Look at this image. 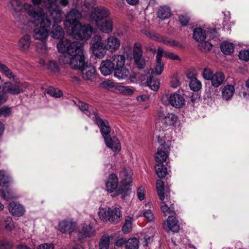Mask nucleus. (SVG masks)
<instances>
[{
  "label": "nucleus",
  "mask_w": 249,
  "mask_h": 249,
  "mask_svg": "<svg viewBox=\"0 0 249 249\" xmlns=\"http://www.w3.org/2000/svg\"><path fill=\"white\" fill-rule=\"evenodd\" d=\"M203 77L207 80H211L214 74L213 71L209 68H205L202 72Z\"/></svg>",
  "instance_id": "nucleus-56"
},
{
  "label": "nucleus",
  "mask_w": 249,
  "mask_h": 249,
  "mask_svg": "<svg viewBox=\"0 0 249 249\" xmlns=\"http://www.w3.org/2000/svg\"><path fill=\"white\" fill-rule=\"evenodd\" d=\"M82 17L81 13L77 9H72L66 15V19L64 22L65 26L69 23L71 27L80 23L79 20Z\"/></svg>",
  "instance_id": "nucleus-13"
},
{
  "label": "nucleus",
  "mask_w": 249,
  "mask_h": 249,
  "mask_svg": "<svg viewBox=\"0 0 249 249\" xmlns=\"http://www.w3.org/2000/svg\"><path fill=\"white\" fill-rule=\"evenodd\" d=\"M107 146L111 148L114 151H119L121 149V146L118 139L116 138L112 139L110 135L103 137Z\"/></svg>",
  "instance_id": "nucleus-25"
},
{
  "label": "nucleus",
  "mask_w": 249,
  "mask_h": 249,
  "mask_svg": "<svg viewBox=\"0 0 249 249\" xmlns=\"http://www.w3.org/2000/svg\"><path fill=\"white\" fill-rule=\"evenodd\" d=\"M120 177L122 178L121 185L115 192L111 195L112 197H116L120 195L122 198L125 199L132 192L130 187L132 183L131 173L129 169L124 168L120 173Z\"/></svg>",
  "instance_id": "nucleus-4"
},
{
  "label": "nucleus",
  "mask_w": 249,
  "mask_h": 249,
  "mask_svg": "<svg viewBox=\"0 0 249 249\" xmlns=\"http://www.w3.org/2000/svg\"><path fill=\"white\" fill-rule=\"evenodd\" d=\"M171 10L167 6L161 7L158 10V17L162 19H165L170 18Z\"/></svg>",
  "instance_id": "nucleus-39"
},
{
  "label": "nucleus",
  "mask_w": 249,
  "mask_h": 249,
  "mask_svg": "<svg viewBox=\"0 0 249 249\" xmlns=\"http://www.w3.org/2000/svg\"><path fill=\"white\" fill-rule=\"evenodd\" d=\"M11 182V178L8 174L5 171L0 170V186L7 187Z\"/></svg>",
  "instance_id": "nucleus-36"
},
{
  "label": "nucleus",
  "mask_w": 249,
  "mask_h": 249,
  "mask_svg": "<svg viewBox=\"0 0 249 249\" xmlns=\"http://www.w3.org/2000/svg\"><path fill=\"white\" fill-rule=\"evenodd\" d=\"M198 47L199 50L202 52H207L210 51L212 48V44L209 41H201Z\"/></svg>",
  "instance_id": "nucleus-52"
},
{
  "label": "nucleus",
  "mask_w": 249,
  "mask_h": 249,
  "mask_svg": "<svg viewBox=\"0 0 249 249\" xmlns=\"http://www.w3.org/2000/svg\"><path fill=\"white\" fill-rule=\"evenodd\" d=\"M119 91L125 95H131L134 91V89L132 87L124 86H120L118 88Z\"/></svg>",
  "instance_id": "nucleus-50"
},
{
  "label": "nucleus",
  "mask_w": 249,
  "mask_h": 249,
  "mask_svg": "<svg viewBox=\"0 0 249 249\" xmlns=\"http://www.w3.org/2000/svg\"><path fill=\"white\" fill-rule=\"evenodd\" d=\"M98 213L100 218L102 220H108L114 224L118 223L120 221L122 216L121 212L118 208H108L107 210L102 209L99 211Z\"/></svg>",
  "instance_id": "nucleus-7"
},
{
  "label": "nucleus",
  "mask_w": 249,
  "mask_h": 249,
  "mask_svg": "<svg viewBox=\"0 0 249 249\" xmlns=\"http://www.w3.org/2000/svg\"><path fill=\"white\" fill-rule=\"evenodd\" d=\"M220 49L224 54H231L234 52V46L232 43L223 42L220 45Z\"/></svg>",
  "instance_id": "nucleus-38"
},
{
  "label": "nucleus",
  "mask_w": 249,
  "mask_h": 249,
  "mask_svg": "<svg viewBox=\"0 0 249 249\" xmlns=\"http://www.w3.org/2000/svg\"><path fill=\"white\" fill-rule=\"evenodd\" d=\"M178 119V118L176 115L172 113H168L163 117V120L161 122L159 121L156 123L154 134L159 142H160V140L165 136L164 128L161 129V123H164L167 126L174 125L176 124Z\"/></svg>",
  "instance_id": "nucleus-6"
},
{
  "label": "nucleus",
  "mask_w": 249,
  "mask_h": 249,
  "mask_svg": "<svg viewBox=\"0 0 249 249\" xmlns=\"http://www.w3.org/2000/svg\"><path fill=\"white\" fill-rule=\"evenodd\" d=\"M9 211L13 215L17 216H21L24 212L23 207L21 205L14 202L9 204Z\"/></svg>",
  "instance_id": "nucleus-28"
},
{
  "label": "nucleus",
  "mask_w": 249,
  "mask_h": 249,
  "mask_svg": "<svg viewBox=\"0 0 249 249\" xmlns=\"http://www.w3.org/2000/svg\"><path fill=\"white\" fill-rule=\"evenodd\" d=\"M239 59L248 61L249 60V50H242L239 53Z\"/></svg>",
  "instance_id": "nucleus-61"
},
{
  "label": "nucleus",
  "mask_w": 249,
  "mask_h": 249,
  "mask_svg": "<svg viewBox=\"0 0 249 249\" xmlns=\"http://www.w3.org/2000/svg\"><path fill=\"white\" fill-rule=\"evenodd\" d=\"M143 216L149 221H152L154 217L152 211L150 210H144L143 212Z\"/></svg>",
  "instance_id": "nucleus-63"
},
{
  "label": "nucleus",
  "mask_w": 249,
  "mask_h": 249,
  "mask_svg": "<svg viewBox=\"0 0 249 249\" xmlns=\"http://www.w3.org/2000/svg\"><path fill=\"white\" fill-rule=\"evenodd\" d=\"M8 6L17 12H20L23 8L22 4L19 0H11Z\"/></svg>",
  "instance_id": "nucleus-47"
},
{
  "label": "nucleus",
  "mask_w": 249,
  "mask_h": 249,
  "mask_svg": "<svg viewBox=\"0 0 249 249\" xmlns=\"http://www.w3.org/2000/svg\"><path fill=\"white\" fill-rule=\"evenodd\" d=\"M115 66L110 60L103 61L100 66V71L102 74L107 76L111 74L114 70Z\"/></svg>",
  "instance_id": "nucleus-22"
},
{
  "label": "nucleus",
  "mask_w": 249,
  "mask_h": 249,
  "mask_svg": "<svg viewBox=\"0 0 249 249\" xmlns=\"http://www.w3.org/2000/svg\"><path fill=\"white\" fill-rule=\"evenodd\" d=\"M139 240L137 238L133 237L128 239L125 246V249H138Z\"/></svg>",
  "instance_id": "nucleus-42"
},
{
  "label": "nucleus",
  "mask_w": 249,
  "mask_h": 249,
  "mask_svg": "<svg viewBox=\"0 0 249 249\" xmlns=\"http://www.w3.org/2000/svg\"><path fill=\"white\" fill-rule=\"evenodd\" d=\"M0 196L6 201H9L15 198L14 192L10 190H7L5 192L3 189H0Z\"/></svg>",
  "instance_id": "nucleus-49"
},
{
  "label": "nucleus",
  "mask_w": 249,
  "mask_h": 249,
  "mask_svg": "<svg viewBox=\"0 0 249 249\" xmlns=\"http://www.w3.org/2000/svg\"><path fill=\"white\" fill-rule=\"evenodd\" d=\"M92 119L100 128L103 137L110 135L111 128L109 122L107 120L102 119L95 112H93Z\"/></svg>",
  "instance_id": "nucleus-11"
},
{
  "label": "nucleus",
  "mask_w": 249,
  "mask_h": 249,
  "mask_svg": "<svg viewBox=\"0 0 249 249\" xmlns=\"http://www.w3.org/2000/svg\"><path fill=\"white\" fill-rule=\"evenodd\" d=\"M82 78L86 81H92L96 78V70L93 66L88 63L79 70Z\"/></svg>",
  "instance_id": "nucleus-14"
},
{
  "label": "nucleus",
  "mask_w": 249,
  "mask_h": 249,
  "mask_svg": "<svg viewBox=\"0 0 249 249\" xmlns=\"http://www.w3.org/2000/svg\"><path fill=\"white\" fill-rule=\"evenodd\" d=\"M81 45L82 44L78 41H71L68 39H63L60 40L57 44V48L58 52L66 53L67 55H70L73 53V52Z\"/></svg>",
  "instance_id": "nucleus-8"
},
{
  "label": "nucleus",
  "mask_w": 249,
  "mask_h": 249,
  "mask_svg": "<svg viewBox=\"0 0 249 249\" xmlns=\"http://www.w3.org/2000/svg\"><path fill=\"white\" fill-rule=\"evenodd\" d=\"M133 57L136 65L139 69H143L145 66V61L142 57V51L141 45L136 43L134 46Z\"/></svg>",
  "instance_id": "nucleus-12"
},
{
  "label": "nucleus",
  "mask_w": 249,
  "mask_h": 249,
  "mask_svg": "<svg viewBox=\"0 0 249 249\" xmlns=\"http://www.w3.org/2000/svg\"><path fill=\"white\" fill-rule=\"evenodd\" d=\"M159 41L165 45H168L170 46L178 47H181V45L179 44V43L178 41L175 40H172L169 38L165 36H161L159 39Z\"/></svg>",
  "instance_id": "nucleus-44"
},
{
  "label": "nucleus",
  "mask_w": 249,
  "mask_h": 249,
  "mask_svg": "<svg viewBox=\"0 0 249 249\" xmlns=\"http://www.w3.org/2000/svg\"><path fill=\"white\" fill-rule=\"evenodd\" d=\"M86 53L82 45L70 55H62L60 61L64 64H69L71 68L79 70L88 64Z\"/></svg>",
  "instance_id": "nucleus-1"
},
{
  "label": "nucleus",
  "mask_w": 249,
  "mask_h": 249,
  "mask_svg": "<svg viewBox=\"0 0 249 249\" xmlns=\"http://www.w3.org/2000/svg\"><path fill=\"white\" fill-rule=\"evenodd\" d=\"M164 50L161 48L158 49L157 55H156V64L154 68V71L153 69H150L148 71L150 74H155V75L160 74L164 68V64L161 62V57L163 56Z\"/></svg>",
  "instance_id": "nucleus-15"
},
{
  "label": "nucleus",
  "mask_w": 249,
  "mask_h": 249,
  "mask_svg": "<svg viewBox=\"0 0 249 249\" xmlns=\"http://www.w3.org/2000/svg\"><path fill=\"white\" fill-rule=\"evenodd\" d=\"M77 106L82 111L84 112L89 117H90L91 113L89 110V106L87 104L79 101Z\"/></svg>",
  "instance_id": "nucleus-53"
},
{
  "label": "nucleus",
  "mask_w": 249,
  "mask_h": 249,
  "mask_svg": "<svg viewBox=\"0 0 249 249\" xmlns=\"http://www.w3.org/2000/svg\"><path fill=\"white\" fill-rule=\"evenodd\" d=\"M96 25L100 31L106 34H109L112 31L113 21L110 18H106Z\"/></svg>",
  "instance_id": "nucleus-23"
},
{
  "label": "nucleus",
  "mask_w": 249,
  "mask_h": 249,
  "mask_svg": "<svg viewBox=\"0 0 249 249\" xmlns=\"http://www.w3.org/2000/svg\"><path fill=\"white\" fill-rule=\"evenodd\" d=\"M163 228L167 232L172 231L173 232H178L179 230L178 220L173 216H169L166 220V223L163 224Z\"/></svg>",
  "instance_id": "nucleus-17"
},
{
  "label": "nucleus",
  "mask_w": 249,
  "mask_h": 249,
  "mask_svg": "<svg viewBox=\"0 0 249 249\" xmlns=\"http://www.w3.org/2000/svg\"><path fill=\"white\" fill-rule=\"evenodd\" d=\"M24 9L30 18L31 22L36 25L40 24L42 26L50 27L52 22L45 15L43 9L36 10L30 4L25 3Z\"/></svg>",
  "instance_id": "nucleus-3"
},
{
  "label": "nucleus",
  "mask_w": 249,
  "mask_h": 249,
  "mask_svg": "<svg viewBox=\"0 0 249 249\" xmlns=\"http://www.w3.org/2000/svg\"><path fill=\"white\" fill-rule=\"evenodd\" d=\"M36 51L39 53H46L47 51L46 44L43 42L36 45Z\"/></svg>",
  "instance_id": "nucleus-59"
},
{
  "label": "nucleus",
  "mask_w": 249,
  "mask_h": 249,
  "mask_svg": "<svg viewBox=\"0 0 249 249\" xmlns=\"http://www.w3.org/2000/svg\"><path fill=\"white\" fill-rule=\"evenodd\" d=\"M189 87L193 91H197L201 88L202 84L197 78L193 77L189 82Z\"/></svg>",
  "instance_id": "nucleus-45"
},
{
  "label": "nucleus",
  "mask_w": 249,
  "mask_h": 249,
  "mask_svg": "<svg viewBox=\"0 0 249 249\" xmlns=\"http://www.w3.org/2000/svg\"><path fill=\"white\" fill-rule=\"evenodd\" d=\"M50 16L55 24L62 21V11L59 8L53 10L50 13Z\"/></svg>",
  "instance_id": "nucleus-40"
},
{
  "label": "nucleus",
  "mask_w": 249,
  "mask_h": 249,
  "mask_svg": "<svg viewBox=\"0 0 249 249\" xmlns=\"http://www.w3.org/2000/svg\"><path fill=\"white\" fill-rule=\"evenodd\" d=\"M3 89L5 92L13 95H18L23 92V89L19 86L14 85L11 82H5L3 85Z\"/></svg>",
  "instance_id": "nucleus-24"
},
{
  "label": "nucleus",
  "mask_w": 249,
  "mask_h": 249,
  "mask_svg": "<svg viewBox=\"0 0 249 249\" xmlns=\"http://www.w3.org/2000/svg\"><path fill=\"white\" fill-rule=\"evenodd\" d=\"M59 231L65 233H71L75 229V225L73 223L69 221H63L59 223Z\"/></svg>",
  "instance_id": "nucleus-26"
},
{
  "label": "nucleus",
  "mask_w": 249,
  "mask_h": 249,
  "mask_svg": "<svg viewBox=\"0 0 249 249\" xmlns=\"http://www.w3.org/2000/svg\"><path fill=\"white\" fill-rule=\"evenodd\" d=\"M49 27H44L40 25V27L35 29L33 32V37L36 40L43 42L46 40L48 36L47 28Z\"/></svg>",
  "instance_id": "nucleus-21"
},
{
  "label": "nucleus",
  "mask_w": 249,
  "mask_h": 249,
  "mask_svg": "<svg viewBox=\"0 0 249 249\" xmlns=\"http://www.w3.org/2000/svg\"><path fill=\"white\" fill-rule=\"evenodd\" d=\"M169 151V146L164 143L160 144L155 154L156 173L160 178H164L167 174V167L163 163L168 157Z\"/></svg>",
  "instance_id": "nucleus-2"
},
{
  "label": "nucleus",
  "mask_w": 249,
  "mask_h": 249,
  "mask_svg": "<svg viewBox=\"0 0 249 249\" xmlns=\"http://www.w3.org/2000/svg\"><path fill=\"white\" fill-rule=\"evenodd\" d=\"M37 249H54V247L52 243H44L39 245Z\"/></svg>",
  "instance_id": "nucleus-64"
},
{
  "label": "nucleus",
  "mask_w": 249,
  "mask_h": 249,
  "mask_svg": "<svg viewBox=\"0 0 249 249\" xmlns=\"http://www.w3.org/2000/svg\"><path fill=\"white\" fill-rule=\"evenodd\" d=\"M160 209L165 215L175 214L174 201L171 200L170 196L167 194L166 195V198L161 203Z\"/></svg>",
  "instance_id": "nucleus-18"
},
{
  "label": "nucleus",
  "mask_w": 249,
  "mask_h": 249,
  "mask_svg": "<svg viewBox=\"0 0 249 249\" xmlns=\"http://www.w3.org/2000/svg\"><path fill=\"white\" fill-rule=\"evenodd\" d=\"M157 191L158 195L161 201L165 199L164 196V184L161 179H158L157 181Z\"/></svg>",
  "instance_id": "nucleus-43"
},
{
  "label": "nucleus",
  "mask_w": 249,
  "mask_h": 249,
  "mask_svg": "<svg viewBox=\"0 0 249 249\" xmlns=\"http://www.w3.org/2000/svg\"><path fill=\"white\" fill-rule=\"evenodd\" d=\"M109 246V238L107 236L103 237L99 243V249H108Z\"/></svg>",
  "instance_id": "nucleus-54"
},
{
  "label": "nucleus",
  "mask_w": 249,
  "mask_h": 249,
  "mask_svg": "<svg viewBox=\"0 0 249 249\" xmlns=\"http://www.w3.org/2000/svg\"><path fill=\"white\" fill-rule=\"evenodd\" d=\"M170 105L176 108H182L185 104V100L183 96L175 92L171 94L168 98Z\"/></svg>",
  "instance_id": "nucleus-16"
},
{
  "label": "nucleus",
  "mask_w": 249,
  "mask_h": 249,
  "mask_svg": "<svg viewBox=\"0 0 249 249\" xmlns=\"http://www.w3.org/2000/svg\"><path fill=\"white\" fill-rule=\"evenodd\" d=\"M101 87L106 89H110L115 86V83L112 80H108L103 82L101 84Z\"/></svg>",
  "instance_id": "nucleus-62"
},
{
  "label": "nucleus",
  "mask_w": 249,
  "mask_h": 249,
  "mask_svg": "<svg viewBox=\"0 0 249 249\" xmlns=\"http://www.w3.org/2000/svg\"><path fill=\"white\" fill-rule=\"evenodd\" d=\"M118 182V178L116 174L109 175L106 183V190L109 193H113L114 194L117 190Z\"/></svg>",
  "instance_id": "nucleus-20"
},
{
  "label": "nucleus",
  "mask_w": 249,
  "mask_h": 249,
  "mask_svg": "<svg viewBox=\"0 0 249 249\" xmlns=\"http://www.w3.org/2000/svg\"><path fill=\"white\" fill-rule=\"evenodd\" d=\"M105 44L106 50L113 52L119 49L121 42L118 38L115 36H111L106 39Z\"/></svg>",
  "instance_id": "nucleus-19"
},
{
  "label": "nucleus",
  "mask_w": 249,
  "mask_h": 249,
  "mask_svg": "<svg viewBox=\"0 0 249 249\" xmlns=\"http://www.w3.org/2000/svg\"><path fill=\"white\" fill-rule=\"evenodd\" d=\"M47 92L51 96L56 98L60 97L62 96V93L60 90L53 87H50L48 89Z\"/></svg>",
  "instance_id": "nucleus-55"
},
{
  "label": "nucleus",
  "mask_w": 249,
  "mask_h": 249,
  "mask_svg": "<svg viewBox=\"0 0 249 249\" xmlns=\"http://www.w3.org/2000/svg\"><path fill=\"white\" fill-rule=\"evenodd\" d=\"M12 114V108L8 106H3L0 107V117H9Z\"/></svg>",
  "instance_id": "nucleus-51"
},
{
  "label": "nucleus",
  "mask_w": 249,
  "mask_h": 249,
  "mask_svg": "<svg viewBox=\"0 0 249 249\" xmlns=\"http://www.w3.org/2000/svg\"><path fill=\"white\" fill-rule=\"evenodd\" d=\"M71 34L74 38L80 40H87L90 37L93 28L89 24L82 25L81 23L72 26Z\"/></svg>",
  "instance_id": "nucleus-5"
},
{
  "label": "nucleus",
  "mask_w": 249,
  "mask_h": 249,
  "mask_svg": "<svg viewBox=\"0 0 249 249\" xmlns=\"http://www.w3.org/2000/svg\"><path fill=\"white\" fill-rule=\"evenodd\" d=\"M225 75L221 72L215 73L211 79L212 85L214 87H218L223 84L225 80Z\"/></svg>",
  "instance_id": "nucleus-30"
},
{
  "label": "nucleus",
  "mask_w": 249,
  "mask_h": 249,
  "mask_svg": "<svg viewBox=\"0 0 249 249\" xmlns=\"http://www.w3.org/2000/svg\"><path fill=\"white\" fill-rule=\"evenodd\" d=\"M234 92V87L231 85H227L222 90V97L226 100H229L232 97Z\"/></svg>",
  "instance_id": "nucleus-35"
},
{
  "label": "nucleus",
  "mask_w": 249,
  "mask_h": 249,
  "mask_svg": "<svg viewBox=\"0 0 249 249\" xmlns=\"http://www.w3.org/2000/svg\"><path fill=\"white\" fill-rule=\"evenodd\" d=\"M0 71L8 78L12 79L13 80H15L16 76L8 67L1 62H0Z\"/></svg>",
  "instance_id": "nucleus-41"
},
{
  "label": "nucleus",
  "mask_w": 249,
  "mask_h": 249,
  "mask_svg": "<svg viewBox=\"0 0 249 249\" xmlns=\"http://www.w3.org/2000/svg\"><path fill=\"white\" fill-rule=\"evenodd\" d=\"M131 227V221L130 218H127L125 220V223L122 227V231L124 233L129 232V229Z\"/></svg>",
  "instance_id": "nucleus-60"
},
{
  "label": "nucleus",
  "mask_w": 249,
  "mask_h": 249,
  "mask_svg": "<svg viewBox=\"0 0 249 249\" xmlns=\"http://www.w3.org/2000/svg\"><path fill=\"white\" fill-rule=\"evenodd\" d=\"M13 243L8 240H4L0 241V249H12Z\"/></svg>",
  "instance_id": "nucleus-58"
},
{
  "label": "nucleus",
  "mask_w": 249,
  "mask_h": 249,
  "mask_svg": "<svg viewBox=\"0 0 249 249\" xmlns=\"http://www.w3.org/2000/svg\"><path fill=\"white\" fill-rule=\"evenodd\" d=\"M110 12L109 10L104 6L95 7L90 15V18L92 22L99 24L102 20L109 18Z\"/></svg>",
  "instance_id": "nucleus-10"
},
{
  "label": "nucleus",
  "mask_w": 249,
  "mask_h": 249,
  "mask_svg": "<svg viewBox=\"0 0 249 249\" xmlns=\"http://www.w3.org/2000/svg\"><path fill=\"white\" fill-rule=\"evenodd\" d=\"M114 76L119 80L125 79L129 73V71L124 65L119 67H115Z\"/></svg>",
  "instance_id": "nucleus-27"
},
{
  "label": "nucleus",
  "mask_w": 249,
  "mask_h": 249,
  "mask_svg": "<svg viewBox=\"0 0 249 249\" xmlns=\"http://www.w3.org/2000/svg\"><path fill=\"white\" fill-rule=\"evenodd\" d=\"M206 38L205 31L200 28H196L193 31V38L197 42H201Z\"/></svg>",
  "instance_id": "nucleus-34"
},
{
  "label": "nucleus",
  "mask_w": 249,
  "mask_h": 249,
  "mask_svg": "<svg viewBox=\"0 0 249 249\" xmlns=\"http://www.w3.org/2000/svg\"><path fill=\"white\" fill-rule=\"evenodd\" d=\"M110 60L115 67L124 66L125 62V57L121 54H114L111 58Z\"/></svg>",
  "instance_id": "nucleus-37"
},
{
  "label": "nucleus",
  "mask_w": 249,
  "mask_h": 249,
  "mask_svg": "<svg viewBox=\"0 0 249 249\" xmlns=\"http://www.w3.org/2000/svg\"><path fill=\"white\" fill-rule=\"evenodd\" d=\"M48 69L52 72L57 73L60 71L59 64L53 60H50L47 64Z\"/></svg>",
  "instance_id": "nucleus-48"
},
{
  "label": "nucleus",
  "mask_w": 249,
  "mask_h": 249,
  "mask_svg": "<svg viewBox=\"0 0 249 249\" xmlns=\"http://www.w3.org/2000/svg\"><path fill=\"white\" fill-rule=\"evenodd\" d=\"M146 76L147 77V83L149 88L154 90L157 91L160 87V81L158 79L154 78L152 74H150V72H148Z\"/></svg>",
  "instance_id": "nucleus-29"
},
{
  "label": "nucleus",
  "mask_w": 249,
  "mask_h": 249,
  "mask_svg": "<svg viewBox=\"0 0 249 249\" xmlns=\"http://www.w3.org/2000/svg\"><path fill=\"white\" fill-rule=\"evenodd\" d=\"M190 18L187 14L180 15L178 16L179 22L182 26H187L190 21Z\"/></svg>",
  "instance_id": "nucleus-57"
},
{
  "label": "nucleus",
  "mask_w": 249,
  "mask_h": 249,
  "mask_svg": "<svg viewBox=\"0 0 249 249\" xmlns=\"http://www.w3.org/2000/svg\"><path fill=\"white\" fill-rule=\"evenodd\" d=\"M51 35L54 39H60L64 35L63 29L57 24H54L53 25Z\"/></svg>",
  "instance_id": "nucleus-32"
},
{
  "label": "nucleus",
  "mask_w": 249,
  "mask_h": 249,
  "mask_svg": "<svg viewBox=\"0 0 249 249\" xmlns=\"http://www.w3.org/2000/svg\"><path fill=\"white\" fill-rule=\"evenodd\" d=\"M30 45L31 36L28 34L24 35L19 41L18 45L22 51H27Z\"/></svg>",
  "instance_id": "nucleus-33"
},
{
  "label": "nucleus",
  "mask_w": 249,
  "mask_h": 249,
  "mask_svg": "<svg viewBox=\"0 0 249 249\" xmlns=\"http://www.w3.org/2000/svg\"><path fill=\"white\" fill-rule=\"evenodd\" d=\"M90 48L93 53L99 58H102L106 53V44L102 41L99 35H95L90 41Z\"/></svg>",
  "instance_id": "nucleus-9"
},
{
  "label": "nucleus",
  "mask_w": 249,
  "mask_h": 249,
  "mask_svg": "<svg viewBox=\"0 0 249 249\" xmlns=\"http://www.w3.org/2000/svg\"><path fill=\"white\" fill-rule=\"evenodd\" d=\"M95 231L94 227L91 225L84 224L79 230L78 234L85 237H90L94 234Z\"/></svg>",
  "instance_id": "nucleus-31"
},
{
  "label": "nucleus",
  "mask_w": 249,
  "mask_h": 249,
  "mask_svg": "<svg viewBox=\"0 0 249 249\" xmlns=\"http://www.w3.org/2000/svg\"><path fill=\"white\" fill-rule=\"evenodd\" d=\"M1 225L7 231H11L14 228V225L12 218L7 216L3 219L1 221Z\"/></svg>",
  "instance_id": "nucleus-46"
}]
</instances>
